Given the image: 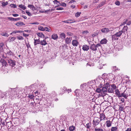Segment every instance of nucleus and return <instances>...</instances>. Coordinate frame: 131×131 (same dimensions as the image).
I'll return each mask as SVG.
<instances>
[{"label":"nucleus","instance_id":"nucleus-1","mask_svg":"<svg viewBox=\"0 0 131 131\" xmlns=\"http://www.w3.org/2000/svg\"><path fill=\"white\" fill-rule=\"evenodd\" d=\"M16 89L15 88H10L7 91L10 97L11 96L13 97L15 95H17V92Z\"/></svg>","mask_w":131,"mask_h":131},{"label":"nucleus","instance_id":"nucleus-60","mask_svg":"<svg viewBox=\"0 0 131 131\" xmlns=\"http://www.w3.org/2000/svg\"><path fill=\"white\" fill-rule=\"evenodd\" d=\"M31 24L34 25V24H36V25H38L39 24V23H38V22H34V23H30Z\"/></svg>","mask_w":131,"mask_h":131},{"label":"nucleus","instance_id":"nucleus-16","mask_svg":"<svg viewBox=\"0 0 131 131\" xmlns=\"http://www.w3.org/2000/svg\"><path fill=\"white\" fill-rule=\"evenodd\" d=\"M58 37L57 35L56 34H53L51 36V38L53 39L56 40L58 39Z\"/></svg>","mask_w":131,"mask_h":131},{"label":"nucleus","instance_id":"nucleus-58","mask_svg":"<svg viewBox=\"0 0 131 131\" xmlns=\"http://www.w3.org/2000/svg\"><path fill=\"white\" fill-rule=\"evenodd\" d=\"M7 53L9 55H12L13 54V52L11 51H9Z\"/></svg>","mask_w":131,"mask_h":131},{"label":"nucleus","instance_id":"nucleus-13","mask_svg":"<svg viewBox=\"0 0 131 131\" xmlns=\"http://www.w3.org/2000/svg\"><path fill=\"white\" fill-rule=\"evenodd\" d=\"M61 91L60 94L62 95L66 91L67 89L66 87H63L61 88Z\"/></svg>","mask_w":131,"mask_h":131},{"label":"nucleus","instance_id":"nucleus-63","mask_svg":"<svg viewBox=\"0 0 131 131\" xmlns=\"http://www.w3.org/2000/svg\"><path fill=\"white\" fill-rule=\"evenodd\" d=\"M12 15L15 17H16L19 16V15L17 14H13Z\"/></svg>","mask_w":131,"mask_h":131},{"label":"nucleus","instance_id":"nucleus-2","mask_svg":"<svg viewBox=\"0 0 131 131\" xmlns=\"http://www.w3.org/2000/svg\"><path fill=\"white\" fill-rule=\"evenodd\" d=\"M100 46V44L99 43L97 44L96 45L93 44L91 45L90 48V49L92 50L96 51L97 50V48Z\"/></svg>","mask_w":131,"mask_h":131},{"label":"nucleus","instance_id":"nucleus-31","mask_svg":"<svg viewBox=\"0 0 131 131\" xmlns=\"http://www.w3.org/2000/svg\"><path fill=\"white\" fill-rule=\"evenodd\" d=\"M108 91L109 93H114V90L112 87L109 88L108 90Z\"/></svg>","mask_w":131,"mask_h":131},{"label":"nucleus","instance_id":"nucleus-62","mask_svg":"<svg viewBox=\"0 0 131 131\" xmlns=\"http://www.w3.org/2000/svg\"><path fill=\"white\" fill-rule=\"evenodd\" d=\"M23 36L24 37H27L29 35L28 34H26L25 33H23Z\"/></svg>","mask_w":131,"mask_h":131},{"label":"nucleus","instance_id":"nucleus-7","mask_svg":"<svg viewBox=\"0 0 131 131\" xmlns=\"http://www.w3.org/2000/svg\"><path fill=\"white\" fill-rule=\"evenodd\" d=\"M89 49V46H88L86 45H84L82 46V49L85 51H88Z\"/></svg>","mask_w":131,"mask_h":131},{"label":"nucleus","instance_id":"nucleus-51","mask_svg":"<svg viewBox=\"0 0 131 131\" xmlns=\"http://www.w3.org/2000/svg\"><path fill=\"white\" fill-rule=\"evenodd\" d=\"M89 32L87 30H85L83 31L82 33L83 34L86 35Z\"/></svg>","mask_w":131,"mask_h":131},{"label":"nucleus","instance_id":"nucleus-38","mask_svg":"<svg viewBox=\"0 0 131 131\" xmlns=\"http://www.w3.org/2000/svg\"><path fill=\"white\" fill-rule=\"evenodd\" d=\"M17 39L19 40H21L24 39L23 37L21 36H17Z\"/></svg>","mask_w":131,"mask_h":131},{"label":"nucleus","instance_id":"nucleus-37","mask_svg":"<svg viewBox=\"0 0 131 131\" xmlns=\"http://www.w3.org/2000/svg\"><path fill=\"white\" fill-rule=\"evenodd\" d=\"M38 29L42 31H45L44 28L42 26H39L38 27Z\"/></svg>","mask_w":131,"mask_h":131},{"label":"nucleus","instance_id":"nucleus-30","mask_svg":"<svg viewBox=\"0 0 131 131\" xmlns=\"http://www.w3.org/2000/svg\"><path fill=\"white\" fill-rule=\"evenodd\" d=\"M75 127L73 126H70L69 128V130L70 131H73L75 129Z\"/></svg>","mask_w":131,"mask_h":131},{"label":"nucleus","instance_id":"nucleus-45","mask_svg":"<svg viewBox=\"0 0 131 131\" xmlns=\"http://www.w3.org/2000/svg\"><path fill=\"white\" fill-rule=\"evenodd\" d=\"M10 6H11V7L13 8H16L17 7L16 5L15 4H11L10 5Z\"/></svg>","mask_w":131,"mask_h":131},{"label":"nucleus","instance_id":"nucleus-6","mask_svg":"<svg viewBox=\"0 0 131 131\" xmlns=\"http://www.w3.org/2000/svg\"><path fill=\"white\" fill-rule=\"evenodd\" d=\"M100 121H101L103 120H104L106 118L105 115L103 113L100 114Z\"/></svg>","mask_w":131,"mask_h":131},{"label":"nucleus","instance_id":"nucleus-24","mask_svg":"<svg viewBox=\"0 0 131 131\" xmlns=\"http://www.w3.org/2000/svg\"><path fill=\"white\" fill-rule=\"evenodd\" d=\"M37 34L39 37H40L43 38L45 37V35L42 33H38Z\"/></svg>","mask_w":131,"mask_h":131},{"label":"nucleus","instance_id":"nucleus-25","mask_svg":"<svg viewBox=\"0 0 131 131\" xmlns=\"http://www.w3.org/2000/svg\"><path fill=\"white\" fill-rule=\"evenodd\" d=\"M67 110L68 111V112L69 113H71L72 112H73L74 110V109L72 108H68Z\"/></svg>","mask_w":131,"mask_h":131},{"label":"nucleus","instance_id":"nucleus-17","mask_svg":"<svg viewBox=\"0 0 131 131\" xmlns=\"http://www.w3.org/2000/svg\"><path fill=\"white\" fill-rule=\"evenodd\" d=\"M34 43L35 46H36L37 44L40 43V41L39 39H34Z\"/></svg>","mask_w":131,"mask_h":131},{"label":"nucleus","instance_id":"nucleus-61","mask_svg":"<svg viewBox=\"0 0 131 131\" xmlns=\"http://www.w3.org/2000/svg\"><path fill=\"white\" fill-rule=\"evenodd\" d=\"M123 107L122 106H120L119 108V110L121 111H122L123 109Z\"/></svg>","mask_w":131,"mask_h":131},{"label":"nucleus","instance_id":"nucleus-36","mask_svg":"<svg viewBox=\"0 0 131 131\" xmlns=\"http://www.w3.org/2000/svg\"><path fill=\"white\" fill-rule=\"evenodd\" d=\"M107 88L106 87H103L101 89V91L105 93H106L107 91Z\"/></svg>","mask_w":131,"mask_h":131},{"label":"nucleus","instance_id":"nucleus-32","mask_svg":"<svg viewBox=\"0 0 131 131\" xmlns=\"http://www.w3.org/2000/svg\"><path fill=\"white\" fill-rule=\"evenodd\" d=\"M117 127H112L111 129V131H117Z\"/></svg>","mask_w":131,"mask_h":131},{"label":"nucleus","instance_id":"nucleus-39","mask_svg":"<svg viewBox=\"0 0 131 131\" xmlns=\"http://www.w3.org/2000/svg\"><path fill=\"white\" fill-rule=\"evenodd\" d=\"M60 6L64 7H66L67 6V5L66 3L63 2L60 3Z\"/></svg>","mask_w":131,"mask_h":131},{"label":"nucleus","instance_id":"nucleus-43","mask_svg":"<svg viewBox=\"0 0 131 131\" xmlns=\"http://www.w3.org/2000/svg\"><path fill=\"white\" fill-rule=\"evenodd\" d=\"M111 86L112 88V89H113L114 90H116L117 88L116 85L115 84H113L112 85H111Z\"/></svg>","mask_w":131,"mask_h":131},{"label":"nucleus","instance_id":"nucleus-11","mask_svg":"<svg viewBox=\"0 0 131 131\" xmlns=\"http://www.w3.org/2000/svg\"><path fill=\"white\" fill-rule=\"evenodd\" d=\"M0 62L2 63V64L3 66H6L7 64V63L5 60L3 59H1L0 60Z\"/></svg>","mask_w":131,"mask_h":131},{"label":"nucleus","instance_id":"nucleus-8","mask_svg":"<svg viewBox=\"0 0 131 131\" xmlns=\"http://www.w3.org/2000/svg\"><path fill=\"white\" fill-rule=\"evenodd\" d=\"M63 22L68 24L72 23L74 22H75V20H73L72 19L68 20H64L63 21Z\"/></svg>","mask_w":131,"mask_h":131},{"label":"nucleus","instance_id":"nucleus-22","mask_svg":"<svg viewBox=\"0 0 131 131\" xmlns=\"http://www.w3.org/2000/svg\"><path fill=\"white\" fill-rule=\"evenodd\" d=\"M28 7L31 9L32 10H36L35 7L32 5H28Z\"/></svg>","mask_w":131,"mask_h":131},{"label":"nucleus","instance_id":"nucleus-26","mask_svg":"<svg viewBox=\"0 0 131 131\" xmlns=\"http://www.w3.org/2000/svg\"><path fill=\"white\" fill-rule=\"evenodd\" d=\"M60 37L61 38H64L66 37V35L64 33H62L60 35Z\"/></svg>","mask_w":131,"mask_h":131},{"label":"nucleus","instance_id":"nucleus-44","mask_svg":"<svg viewBox=\"0 0 131 131\" xmlns=\"http://www.w3.org/2000/svg\"><path fill=\"white\" fill-rule=\"evenodd\" d=\"M17 33V30H13V32L10 34V35H14Z\"/></svg>","mask_w":131,"mask_h":131},{"label":"nucleus","instance_id":"nucleus-21","mask_svg":"<svg viewBox=\"0 0 131 131\" xmlns=\"http://www.w3.org/2000/svg\"><path fill=\"white\" fill-rule=\"evenodd\" d=\"M106 126L108 127L111 126V124L110 120L107 121L106 122Z\"/></svg>","mask_w":131,"mask_h":131},{"label":"nucleus","instance_id":"nucleus-12","mask_svg":"<svg viewBox=\"0 0 131 131\" xmlns=\"http://www.w3.org/2000/svg\"><path fill=\"white\" fill-rule=\"evenodd\" d=\"M115 94L116 96H118V97H120L121 94L120 93L118 89H116L115 91Z\"/></svg>","mask_w":131,"mask_h":131},{"label":"nucleus","instance_id":"nucleus-27","mask_svg":"<svg viewBox=\"0 0 131 131\" xmlns=\"http://www.w3.org/2000/svg\"><path fill=\"white\" fill-rule=\"evenodd\" d=\"M1 35L4 36L8 37L9 35L7 33L3 32L1 34Z\"/></svg>","mask_w":131,"mask_h":131},{"label":"nucleus","instance_id":"nucleus-42","mask_svg":"<svg viewBox=\"0 0 131 131\" xmlns=\"http://www.w3.org/2000/svg\"><path fill=\"white\" fill-rule=\"evenodd\" d=\"M128 90H125V91L124 92H125V94L126 95V96L127 97L128 95H131V94H128L127 92H128Z\"/></svg>","mask_w":131,"mask_h":131},{"label":"nucleus","instance_id":"nucleus-19","mask_svg":"<svg viewBox=\"0 0 131 131\" xmlns=\"http://www.w3.org/2000/svg\"><path fill=\"white\" fill-rule=\"evenodd\" d=\"M123 33V31L122 30L119 31L118 32H116L115 34L117 37H120Z\"/></svg>","mask_w":131,"mask_h":131},{"label":"nucleus","instance_id":"nucleus-40","mask_svg":"<svg viewBox=\"0 0 131 131\" xmlns=\"http://www.w3.org/2000/svg\"><path fill=\"white\" fill-rule=\"evenodd\" d=\"M81 12H78L76 13L75 14V16L76 17H78L80 16V14H81Z\"/></svg>","mask_w":131,"mask_h":131},{"label":"nucleus","instance_id":"nucleus-20","mask_svg":"<svg viewBox=\"0 0 131 131\" xmlns=\"http://www.w3.org/2000/svg\"><path fill=\"white\" fill-rule=\"evenodd\" d=\"M107 40L105 38L102 40L100 41V43L102 44H106L107 42Z\"/></svg>","mask_w":131,"mask_h":131},{"label":"nucleus","instance_id":"nucleus-50","mask_svg":"<svg viewBox=\"0 0 131 131\" xmlns=\"http://www.w3.org/2000/svg\"><path fill=\"white\" fill-rule=\"evenodd\" d=\"M96 91L98 93H100V92L101 91V89L99 88H97L96 90Z\"/></svg>","mask_w":131,"mask_h":131},{"label":"nucleus","instance_id":"nucleus-18","mask_svg":"<svg viewBox=\"0 0 131 131\" xmlns=\"http://www.w3.org/2000/svg\"><path fill=\"white\" fill-rule=\"evenodd\" d=\"M15 25L18 26L25 25V24L23 23L21 21H19L16 23Z\"/></svg>","mask_w":131,"mask_h":131},{"label":"nucleus","instance_id":"nucleus-33","mask_svg":"<svg viewBox=\"0 0 131 131\" xmlns=\"http://www.w3.org/2000/svg\"><path fill=\"white\" fill-rule=\"evenodd\" d=\"M91 123L90 122L86 124V126H85V127H86L88 128H89L91 126Z\"/></svg>","mask_w":131,"mask_h":131},{"label":"nucleus","instance_id":"nucleus-4","mask_svg":"<svg viewBox=\"0 0 131 131\" xmlns=\"http://www.w3.org/2000/svg\"><path fill=\"white\" fill-rule=\"evenodd\" d=\"M106 93L103 92L101 91L100 92V94H99V95L101 96H103V97L104 99H105V98L106 96H108V97L111 98L112 99V97L111 96H108V95H107V96H106Z\"/></svg>","mask_w":131,"mask_h":131},{"label":"nucleus","instance_id":"nucleus-55","mask_svg":"<svg viewBox=\"0 0 131 131\" xmlns=\"http://www.w3.org/2000/svg\"><path fill=\"white\" fill-rule=\"evenodd\" d=\"M115 4L116 5L119 6L120 4V2L119 1H117L115 2Z\"/></svg>","mask_w":131,"mask_h":131},{"label":"nucleus","instance_id":"nucleus-34","mask_svg":"<svg viewBox=\"0 0 131 131\" xmlns=\"http://www.w3.org/2000/svg\"><path fill=\"white\" fill-rule=\"evenodd\" d=\"M117 36L115 34L112 35V38L113 40H118V38H117Z\"/></svg>","mask_w":131,"mask_h":131},{"label":"nucleus","instance_id":"nucleus-46","mask_svg":"<svg viewBox=\"0 0 131 131\" xmlns=\"http://www.w3.org/2000/svg\"><path fill=\"white\" fill-rule=\"evenodd\" d=\"M16 39V38L15 37H12L10 39L9 41L10 42H12L14 41Z\"/></svg>","mask_w":131,"mask_h":131},{"label":"nucleus","instance_id":"nucleus-56","mask_svg":"<svg viewBox=\"0 0 131 131\" xmlns=\"http://www.w3.org/2000/svg\"><path fill=\"white\" fill-rule=\"evenodd\" d=\"M8 4V3L7 2L6 3L3 2L2 3V5L4 6L7 5Z\"/></svg>","mask_w":131,"mask_h":131},{"label":"nucleus","instance_id":"nucleus-9","mask_svg":"<svg viewBox=\"0 0 131 131\" xmlns=\"http://www.w3.org/2000/svg\"><path fill=\"white\" fill-rule=\"evenodd\" d=\"M110 31L108 28H102L101 30V31L104 33H107L108 32Z\"/></svg>","mask_w":131,"mask_h":131},{"label":"nucleus","instance_id":"nucleus-29","mask_svg":"<svg viewBox=\"0 0 131 131\" xmlns=\"http://www.w3.org/2000/svg\"><path fill=\"white\" fill-rule=\"evenodd\" d=\"M127 29L128 27L127 26H124L123 29L122 30L123 32H125L127 31Z\"/></svg>","mask_w":131,"mask_h":131},{"label":"nucleus","instance_id":"nucleus-49","mask_svg":"<svg viewBox=\"0 0 131 131\" xmlns=\"http://www.w3.org/2000/svg\"><path fill=\"white\" fill-rule=\"evenodd\" d=\"M7 18L10 21H14V18L11 17H8Z\"/></svg>","mask_w":131,"mask_h":131},{"label":"nucleus","instance_id":"nucleus-3","mask_svg":"<svg viewBox=\"0 0 131 131\" xmlns=\"http://www.w3.org/2000/svg\"><path fill=\"white\" fill-rule=\"evenodd\" d=\"M16 61L15 60L9 59L8 60V63L9 65L12 67H14L16 65Z\"/></svg>","mask_w":131,"mask_h":131},{"label":"nucleus","instance_id":"nucleus-59","mask_svg":"<svg viewBox=\"0 0 131 131\" xmlns=\"http://www.w3.org/2000/svg\"><path fill=\"white\" fill-rule=\"evenodd\" d=\"M4 45V43H0V49H1V48H3V47Z\"/></svg>","mask_w":131,"mask_h":131},{"label":"nucleus","instance_id":"nucleus-10","mask_svg":"<svg viewBox=\"0 0 131 131\" xmlns=\"http://www.w3.org/2000/svg\"><path fill=\"white\" fill-rule=\"evenodd\" d=\"M78 44V41L75 40H73L72 42V44L73 46H77Z\"/></svg>","mask_w":131,"mask_h":131},{"label":"nucleus","instance_id":"nucleus-23","mask_svg":"<svg viewBox=\"0 0 131 131\" xmlns=\"http://www.w3.org/2000/svg\"><path fill=\"white\" fill-rule=\"evenodd\" d=\"M105 2H106L105 1H104V2H101V3L99 4V5L97 6V8H99L100 7H101L102 6L104 5L105 4Z\"/></svg>","mask_w":131,"mask_h":131},{"label":"nucleus","instance_id":"nucleus-5","mask_svg":"<svg viewBox=\"0 0 131 131\" xmlns=\"http://www.w3.org/2000/svg\"><path fill=\"white\" fill-rule=\"evenodd\" d=\"M100 121L97 117L93 120V124L95 126L99 124Z\"/></svg>","mask_w":131,"mask_h":131},{"label":"nucleus","instance_id":"nucleus-54","mask_svg":"<svg viewBox=\"0 0 131 131\" xmlns=\"http://www.w3.org/2000/svg\"><path fill=\"white\" fill-rule=\"evenodd\" d=\"M26 13L29 16H32L31 14L29 12L27 11H26Z\"/></svg>","mask_w":131,"mask_h":131},{"label":"nucleus","instance_id":"nucleus-64","mask_svg":"<svg viewBox=\"0 0 131 131\" xmlns=\"http://www.w3.org/2000/svg\"><path fill=\"white\" fill-rule=\"evenodd\" d=\"M125 131H131V128H128Z\"/></svg>","mask_w":131,"mask_h":131},{"label":"nucleus","instance_id":"nucleus-57","mask_svg":"<svg viewBox=\"0 0 131 131\" xmlns=\"http://www.w3.org/2000/svg\"><path fill=\"white\" fill-rule=\"evenodd\" d=\"M67 34L68 35L72 36L73 35V34L70 32H68L67 33Z\"/></svg>","mask_w":131,"mask_h":131},{"label":"nucleus","instance_id":"nucleus-35","mask_svg":"<svg viewBox=\"0 0 131 131\" xmlns=\"http://www.w3.org/2000/svg\"><path fill=\"white\" fill-rule=\"evenodd\" d=\"M45 31H48V32H50L51 30V29L50 27H45L44 28Z\"/></svg>","mask_w":131,"mask_h":131},{"label":"nucleus","instance_id":"nucleus-48","mask_svg":"<svg viewBox=\"0 0 131 131\" xmlns=\"http://www.w3.org/2000/svg\"><path fill=\"white\" fill-rule=\"evenodd\" d=\"M118 69V68L116 67V66H113V70L114 71H117Z\"/></svg>","mask_w":131,"mask_h":131},{"label":"nucleus","instance_id":"nucleus-52","mask_svg":"<svg viewBox=\"0 0 131 131\" xmlns=\"http://www.w3.org/2000/svg\"><path fill=\"white\" fill-rule=\"evenodd\" d=\"M29 98L30 99H32L34 97V96L32 95H29L28 96Z\"/></svg>","mask_w":131,"mask_h":131},{"label":"nucleus","instance_id":"nucleus-15","mask_svg":"<svg viewBox=\"0 0 131 131\" xmlns=\"http://www.w3.org/2000/svg\"><path fill=\"white\" fill-rule=\"evenodd\" d=\"M72 40L71 38L67 37L65 40L66 43L68 44L70 43Z\"/></svg>","mask_w":131,"mask_h":131},{"label":"nucleus","instance_id":"nucleus-53","mask_svg":"<svg viewBox=\"0 0 131 131\" xmlns=\"http://www.w3.org/2000/svg\"><path fill=\"white\" fill-rule=\"evenodd\" d=\"M63 9H64V8H63L62 7H60L59 8H57L56 9L57 10H63Z\"/></svg>","mask_w":131,"mask_h":131},{"label":"nucleus","instance_id":"nucleus-14","mask_svg":"<svg viewBox=\"0 0 131 131\" xmlns=\"http://www.w3.org/2000/svg\"><path fill=\"white\" fill-rule=\"evenodd\" d=\"M46 38H45V39L40 41V43L42 45L45 46L47 44L46 41Z\"/></svg>","mask_w":131,"mask_h":131},{"label":"nucleus","instance_id":"nucleus-28","mask_svg":"<svg viewBox=\"0 0 131 131\" xmlns=\"http://www.w3.org/2000/svg\"><path fill=\"white\" fill-rule=\"evenodd\" d=\"M18 7L22 9L23 10H24L26 8V7L24 5H23L22 4L18 5Z\"/></svg>","mask_w":131,"mask_h":131},{"label":"nucleus","instance_id":"nucleus-41","mask_svg":"<svg viewBox=\"0 0 131 131\" xmlns=\"http://www.w3.org/2000/svg\"><path fill=\"white\" fill-rule=\"evenodd\" d=\"M125 94V92H123V93H121V94L120 97H123L125 98H127V97L126 96V95L125 94Z\"/></svg>","mask_w":131,"mask_h":131},{"label":"nucleus","instance_id":"nucleus-47","mask_svg":"<svg viewBox=\"0 0 131 131\" xmlns=\"http://www.w3.org/2000/svg\"><path fill=\"white\" fill-rule=\"evenodd\" d=\"M53 2L54 3V4L58 5V4H60V3L59 1H57V0H55V1H53Z\"/></svg>","mask_w":131,"mask_h":131}]
</instances>
